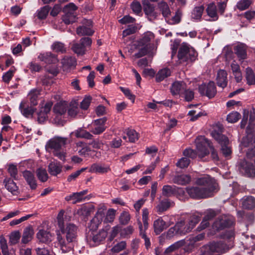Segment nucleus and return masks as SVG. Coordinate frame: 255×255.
<instances>
[{
    "mask_svg": "<svg viewBox=\"0 0 255 255\" xmlns=\"http://www.w3.org/2000/svg\"><path fill=\"white\" fill-rule=\"evenodd\" d=\"M248 135L244 137L241 143L242 149L243 147H249L247 151V158L252 159L255 157V137L253 138V135L250 133L249 127L247 128ZM239 168L241 172L248 176H255V167L252 163H250L246 160L240 161Z\"/></svg>",
    "mask_w": 255,
    "mask_h": 255,
    "instance_id": "f257e3e1",
    "label": "nucleus"
},
{
    "mask_svg": "<svg viewBox=\"0 0 255 255\" xmlns=\"http://www.w3.org/2000/svg\"><path fill=\"white\" fill-rule=\"evenodd\" d=\"M57 233V241L60 246L62 252L68 253L73 248V243L76 241L77 227L72 224L67 225L65 228Z\"/></svg>",
    "mask_w": 255,
    "mask_h": 255,
    "instance_id": "f03ea898",
    "label": "nucleus"
},
{
    "mask_svg": "<svg viewBox=\"0 0 255 255\" xmlns=\"http://www.w3.org/2000/svg\"><path fill=\"white\" fill-rule=\"evenodd\" d=\"M68 142L67 138L54 136L50 139L46 143L45 149L48 152H52L54 156L61 160H65L66 153L62 150Z\"/></svg>",
    "mask_w": 255,
    "mask_h": 255,
    "instance_id": "7ed1b4c3",
    "label": "nucleus"
},
{
    "mask_svg": "<svg viewBox=\"0 0 255 255\" xmlns=\"http://www.w3.org/2000/svg\"><path fill=\"white\" fill-rule=\"evenodd\" d=\"M195 143L199 158H202L209 153V151L208 149V148H209L211 150L213 159L218 160L219 157L217 152L211 144L210 141L205 138V136H200L198 137L195 140Z\"/></svg>",
    "mask_w": 255,
    "mask_h": 255,
    "instance_id": "20e7f679",
    "label": "nucleus"
},
{
    "mask_svg": "<svg viewBox=\"0 0 255 255\" xmlns=\"http://www.w3.org/2000/svg\"><path fill=\"white\" fill-rule=\"evenodd\" d=\"M231 247L222 242H212L201 248V255H220L227 252Z\"/></svg>",
    "mask_w": 255,
    "mask_h": 255,
    "instance_id": "39448f33",
    "label": "nucleus"
},
{
    "mask_svg": "<svg viewBox=\"0 0 255 255\" xmlns=\"http://www.w3.org/2000/svg\"><path fill=\"white\" fill-rule=\"evenodd\" d=\"M197 56V52L187 43H183L181 45L178 54L180 63L193 61L195 60Z\"/></svg>",
    "mask_w": 255,
    "mask_h": 255,
    "instance_id": "423d86ee",
    "label": "nucleus"
},
{
    "mask_svg": "<svg viewBox=\"0 0 255 255\" xmlns=\"http://www.w3.org/2000/svg\"><path fill=\"white\" fill-rule=\"evenodd\" d=\"M199 221V217L197 215H193L188 222H185L184 220L179 221L175 224V228L177 229L178 234L185 235L190 232Z\"/></svg>",
    "mask_w": 255,
    "mask_h": 255,
    "instance_id": "0eeeda50",
    "label": "nucleus"
},
{
    "mask_svg": "<svg viewBox=\"0 0 255 255\" xmlns=\"http://www.w3.org/2000/svg\"><path fill=\"white\" fill-rule=\"evenodd\" d=\"M219 128V131L214 130L212 132L211 134L213 137L221 144V150L223 155L226 157H228L232 153L230 147L228 146L229 141L226 136L221 134L222 128Z\"/></svg>",
    "mask_w": 255,
    "mask_h": 255,
    "instance_id": "6e6552de",
    "label": "nucleus"
},
{
    "mask_svg": "<svg viewBox=\"0 0 255 255\" xmlns=\"http://www.w3.org/2000/svg\"><path fill=\"white\" fill-rule=\"evenodd\" d=\"M196 184L202 188L211 189V196L218 191V184L214 179L208 175L198 178L196 181Z\"/></svg>",
    "mask_w": 255,
    "mask_h": 255,
    "instance_id": "1a4fd4ad",
    "label": "nucleus"
},
{
    "mask_svg": "<svg viewBox=\"0 0 255 255\" xmlns=\"http://www.w3.org/2000/svg\"><path fill=\"white\" fill-rule=\"evenodd\" d=\"M210 190L202 188L199 186L187 187L186 188L188 194L191 198L197 199L211 197V190Z\"/></svg>",
    "mask_w": 255,
    "mask_h": 255,
    "instance_id": "9d476101",
    "label": "nucleus"
},
{
    "mask_svg": "<svg viewBox=\"0 0 255 255\" xmlns=\"http://www.w3.org/2000/svg\"><path fill=\"white\" fill-rule=\"evenodd\" d=\"M234 222V218L230 215H222L218 217L213 224V228L217 231L231 226Z\"/></svg>",
    "mask_w": 255,
    "mask_h": 255,
    "instance_id": "9b49d317",
    "label": "nucleus"
},
{
    "mask_svg": "<svg viewBox=\"0 0 255 255\" xmlns=\"http://www.w3.org/2000/svg\"><path fill=\"white\" fill-rule=\"evenodd\" d=\"M92 43V40L89 37H83L80 40V43L73 44L72 49L73 51L78 55H83L85 53V49L90 46Z\"/></svg>",
    "mask_w": 255,
    "mask_h": 255,
    "instance_id": "f8f14e48",
    "label": "nucleus"
},
{
    "mask_svg": "<svg viewBox=\"0 0 255 255\" xmlns=\"http://www.w3.org/2000/svg\"><path fill=\"white\" fill-rule=\"evenodd\" d=\"M199 91L201 94L206 95L209 98L214 97L217 93L216 88L213 82H210L207 85H200Z\"/></svg>",
    "mask_w": 255,
    "mask_h": 255,
    "instance_id": "ddd939ff",
    "label": "nucleus"
},
{
    "mask_svg": "<svg viewBox=\"0 0 255 255\" xmlns=\"http://www.w3.org/2000/svg\"><path fill=\"white\" fill-rule=\"evenodd\" d=\"M83 25L77 27V34L80 36L92 35L94 31L92 29V21L85 19L83 21Z\"/></svg>",
    "mask_w": 255,
    "mask_h": 255,
    "instance_id": "4468645a",
    "label": "nucleus"
},
{
    "mask_svg": "<svg viewBox=\"0 0 255 255\" xmlns=\"http://www.w3.org/2000/svg\"><path fill=\"white\" fill-rule=\"evenodd\" d=\"M107 121V118L104 117L96 120L93 124V128L91 132L95 134H99L102 133L106 129L105 124Z\"/></svg>",
    "mask_w": 255,
    "mask_h": 255,
    "instance_id": "2eb2a0df",
    "label": "nucleus"
},
{
    "mask_svg": "<svg viewBox=\"0 0 255 255\" xmlns=\"http://www.w3.org/2000/svg\"><path fill=\"white\" fill-rule=\"evenodd\" d=\"M88 193V190H85L79 192L73 193L65 197V199L67 201H72L73 204H76L82 202L85 199V195Z\"/></svg>",
    "mask_w": 255,
    "mask_h": 255,
    "instance_id": "dca6fc26",
    "label": "nucleus"
},
{
    "mask_svg": "<svg viewBox=\"0 0 255 255\" xmlns=\"http://www.w3.org/2000/svg\"><path fill=\"white\" fill-rule=\"evenodd\" d=\"M206 12L207 15L211 18L210 20L216 21L219 16L217 11V7L214 2H211L206 4Z\"/></svg>",
    "mask_w": 255,
    "mask_h": 255,
    "instance_id": "f3484780",
    "label": "nucleus"
},
{
    "mask_svg": "<svg viewBox=\"0 0 255 255\" xmlns=\"http://www.w3.org/2000/svg\"><path fill=\"white\" fill-rule=\"evenodd\" d=\"M111 170L110 166L105 164L94 163L89 168V172L94 173L104 174Z\"/></svg>",
    "mask_w": 255,
    "mask_h": 255,
    "instance_id": "a211bd4d",
    "label": "nucleus"
},
{
    "mask_svg": "<svg viewBox=\"0 0 255 255\" xmlns=\"http://www.w3.org/2000/svg\"><path fill=\"white\" fill-rule=\"evenodd\" d=\"M36 237L39 242L47 244L52 241L53 236L49 231L42 229L37 233Z\"/></svg>",
    "mask_w": 255,
    "mask_h": 255,
    "instance_id": "6ab92c4d",
    "label": "nucleus"
},
{
    "mask_svg": "<svg viewBox=\"0 0 255 255\" xmlns=\"http://www.w3.org/2000/svg\"><path fill=\"white\" fill-rule=\"evenodd\" d=\"M227 72L222 69L219 70L217 74L216 82L217 85L222 88L226 87L228 84Z\"/></svg>",
    "mask_w": 255,
    "mask_h": 255,
    "instance_id": "aec40b11",
    "label": "nucleus"
},
{
    "mask_svg": "<svg viewBox=\"0 0 255 255\" xmlns=\"http://www.w3.org/2000/svg\"><path fill=\"white\" fill-rule=\"evenodd\" d=\"M186 89V85L183 81H176L174 82L170 88L171 92L173 95H181Z\"/></svg>",
    "mask_w": 255,
    "mask_h": 255,
    "instance_id": "412c9836",
    "label": "nucleus"
},
{
    "mask_svg": "<svg viewBox=\"0 0 255 255\" xmlns=\"http://www.w3.org/2000/svg\"><path fill=\"white\" fill-rule=\"evenodd\" d=\"M22 114L26 118L32 116V102L23 101L19 106Z\"/></svg>",
    "mask_w": 255,
    "mask_h": 255,
    "instance_id": "4be33fe9",
    "label": "nucleus"
},
{
    "mask_svg": "<svg viewBox=\"0 0 255 255\" xmlns=\"http://www.w3.org/2000/svg\"><path fill=\"white\" fill-rule=\"evenodd\" d=\"M169 225L166 223L161 217L155 220L153 223L154 232L156 235L159 234L163 230L167 228Z\"/></svg>",
    "mask_w": 255,
    "mask_h": 255,
    "instance_id": "5701e85b",
    "label": "nucleus"
},
{
    "mask_svg": "<svg viewBox=\"0 0 255 255\" xmlns=\"http://www.w3.org/2000/svg\"><path fill=\"white\" fill-rule=\"evenodd\" d=\"M105 214L104 211L100 209L97 212L94 218L91 222L90 228L92 230H96L101 223Z\"/></svg>",
    "mask_w": 255,
    "mask_h": 255,
    "instance_id": "b1692460",
    "label": "nucleus"
},
{
    "mask_svg": "<svg viewBox=\"0 0 255 255\" xmlns=\"http://www.w3.org/2000/svg\"><path fill=\"white\" fill-rule=\"evenodd\" d=\"M52 106V103L48 102L41 108L40 112L38 113L37 121L39 123L44 122L46 118V115L50 112Z\"/></svg>",
    "mask_w": 255,
    "mask_h": 255,
    "instance_id": "393cba45",
    "label": "nucleus"
},
{
    "mask_svg": "<svg viewBox=\"0 0 255 255\" xmlns=\"http://www.w3.org/2000/svg\"><path fill=\"white\" fill-rule=\"evenodd\" d=\"M110 226H106L104 229L100 230L98 233L93 235L92 240L95 243L99 244L103 241L107 236Z\"/></svg>",
    "mask_w": 255,
    "mask_h": 255,
    "instance_id": "a878e982",
    "label": "nucleus"
},
{
    "mask_svg": "<svg viewBox=\"0 0 255 255\" xmlns=\"http://www.w3.org/2000/svg\"><path fill=\"white\" fill-rule=\"evenodd\" d=\"M234 50L239 61L244 60L247 58V46L245 44H238L235 46Z\"/></svg>",
    "mask_w": 255,
    "mask_h": 255,
    "instance_id": "bb28decb",
    "label": "nucleus"
},
{
    "mask_svg": "<svg viewBox=\"0 0 255 255\" xmlns=\"http://www.w3.org/2000/svg\"><path fill=\"white\" fill-rule=\"evenodd\" d=\"M191 180V176L187 174L177 175L173 178L174 183L180 185H186L189 184Z\"/></svg>",
    "mask_w": 255,
    "mask_h": 255,
    "instance_id": "cd10ccee",
    "label": "nucleus"
},
{
    "mask_svg": "<svg viewBox=\"0 0 255 255\" xmlns=\"http://www.w3.org/2000/svg\"><path fill=\"white\" fill-rule=\"evenodd\" d=\"M38 58L40 60L43 61L45 63L48 64L56 63L58 62V59L57 56L51 52H47L44 54H40L38 56Z\"/></svg>",
    "mask_w": 255,
    "mask_h": 255,
    "instance_id": "c85d7f7f",
    "label": "nucleus"
},
{
    "mask_svg": "<svg viewBox=\"0 0 255 255\" xmlns=\"http://www.w3.org/2000/svg\"><path fill=\"white\" fill-rule=\"evenodd\" d=\"M76 60L72 57H65L62 60L63 70L67 71L76 65Z\"/></svg>",
    "mask_w": 255,
    "mask_h": 255,
    "instance_id": "c756f323",
    "label": "nucleus"
},
{
    "mask_svg": "<svg viewBox=\"0 0 255 255\" xmlns=\"http://www.w3.org/2000/svg\"><path fill=\"white\" fill-rule=\"evenodd\" d=\"M153 38L154 34L152 32L149 31L145 32L142 38L139 41V45L145 46L150 48V42Z\"/></svg>",
    "mask_w": 255,
    "mask_h": 255,
    "instance_id": "7c9ffc66",
    "label": "nucleus"
},
{
    "mask_svg": "<svg viewBox=\"0 0 255 255\" xmlns=\"http://www.w3.org/2000/svg\"><path fill=\"white\" fill-rule=\"evenodd\" d=\"M241 202L242 207L245 209H253L255 208V198L252 196L243 198Z\"/></svg>",
    "mask_w": 255,
    "mask_h": 255,
    "instance_id": "2f4dec72",
    "label": "nucleus"
},
{
    "mask_svg": "<svg viewBox=\"0 0 255 255\" xmlns=\"http://www.w3.org/2000/svg\"><path fill=\"white\" fill-rule=\"evenodd\" d=\"M62 171V166L58 162H52L48 165V171L51 175L56 176Z\"/></svg>",
    "mask_w": 255,
    "mask_h": 255,
    "instance_id": "473e14b6",
    "label": "nucleus"
},
{
    "mask_svg": "<svg viewBox=\"0 0 255 255\" xmlns=\"http://www.w3.org/2000/svg\"><path fill=\"white\" fill-rule=\"evenodd\" d=\"M157 7L163 16L165 18L170 15L171 12L169 6L165 1H161L159 2L157 4Z\"/></svg>",
    "mask_w": 255,
    "mask_h": 255,
    "instance_id": "72a5a7b5",
    "label": "nucleus"
},
{
    "mask_svg": "<svg viewBox=\"0 0 255 255\" xmlns=\"http://www.w3.org/2000/svg\"><path fill=\"white\" fill-rule=\"evenodd\" d=\"M245 78L247 83L249 85L255 84V74L253 70L251 67H247L246 69Z\"/></svg>",
    "mask_w": 255,
    "mask_h": 255,
    "instance_id": "f704fd0d",
    "label": "nucleus"
},
{
    "mask_svg": "<svg viewBox=\"0 0 255 255\" xmlns=\"http://www.w3.org/2000/svg\"><path fill=\"white\" fill-rule=\"evenodd\" d=\"M3 183L7 190L11 192L12 194H14L15 192L17 191L18 187L11 178H5L3 180Z\"/></svg>",
    "mask_w": 255,
    "mask_h": 255,
    "instance_id": "c9c22d12",
    "label": "nucleus"
},
{
    "mask_svg": "<svg viewBox=\"0 0 255 255\" xmlns=\"http://www.w3.org/2000/svg\"><path fill=\"white\" fill-rule=\"evenodd\" d=\"M204 7L203 6L195 7L191 12V17L194 20H200L202 17Z\"/></svg>",
    "mask_w": 255,
    "mask_h": 255,
    "instance_id": "e433bc0d",
    "label": "nucleus"
},
{
    "mask_svg": "<svg viewBox=\"0 0 255 255\" xmlns=\"http://www.w3.org/2000/svg\"><path fill=\"white\" fill-rule=\"evenodd\" d=\"M51 48L56 52L63 53L66 51V48L64 44L59 41L54 42L52 44Z\"/></svg>",
    "mask_w": 255,
    "mask_h": 255,
    "instance_id": "4c0bfd02",
    "label": "nucleus"
},
{
    "mask_svg": "<svg viewBox=\"0 0 255 255\" xmlns=\"http://www.w3.org/2000/svg\"><path fill=\"white\" fill-rule=\"evenodd\" d=\"M170 70L168 68H163L159 70L156 75V80L160 82L170 75Z\"/></svg>",
    "mask_w": 255,
    "mask_h": 255,
    "instance_id": "58836bf2",
    "label": "nucleus"
},
{
    "mask_svg": "<svg viewBox=\"0 0 255 255\" xmlns=\"http://www.w3.org/2000/svg\"><path fill=\"white\" fill-rule=\"evenodd\" d=\"M32 239V229L29 226L26 227L23 233L21 242L23 244H27Z\"/></svg>",
    "mask_w": 255,
    "mask_h": 255,
    "instance_id": "ea45409f",
    "label": "nucleus"
},
{
    "mask_svg": "<svg viewBox=\"0 0 255 255\" xmlns=\"http://www.w3.org/2000/svg\"><path fill=\"white\" fill-rule=\"evenodd\" d=\"M162 195L165 197H170L176 192V186L166 185L163 186Z\"/></svg>",
    "mask_w": 255,
    "mask_h": 255,
    "instance_id": "a19ab883",
    "label": "nucleus"
},
{
    "mask_svg": "<svg viewBox=\"0 0 255 255\" xmlns=\"http://www.w3.org/2000/svg\"><path fill=\"white\" fill-rule=\"evenodd\" d=\"M185 244V241L183 240L177 241L173 244L168 247L165 251V254H169L171 252H174L179 249L181 247L183 246Z\"/></svg>",
    "mask_w": 255,
    "mask_h": 255,
    "instance_id": "79ce46f5",
    "label": "nucleus"
},
{
    "mask_svg": "<svg viewBox=\"0 0 255 255\" xmlns=\"http://www.w3.org/2000/svg\"><path fill=\"white\" fill-rule=\"evenodd\" d=\"M171 204L168 200L165 199L159 202L157 205V212L160 213L167 210L170 206Z\"/></svg>",
    "mask_w": 255,
    "mask_h": 255,
    "instance_id": "37998d69",
    "label": "nucleus"
},
{
    "mask_svg": "<svg viewBox=\"0 0 255 255\" xmlns=\"http://www.w3.org/2000/svg\"><path fill=\"white\" fill-rule=\"evenodd\" d=\"M75 135L77 137L86 139H91L93 137V135L89 132L81 128L75 131Z\"/></svg>",
    "mask_w": 255,
    "mask_h": 255,
    "instance_id": "c03bdc74",
    "label": "nucleus"
},
{
    "mask_svg": "<svg viewBox=\"0 0 255 255\" xmlns=\"http://www.w3.org/2000/svg\"><path fill=\"white\" fill-rule=\"evenodd\" d=\"M205 237L203 234H200L196 236L190 237L189 239L188 248H193L195 243L202 241Z\"/></svg>",
    "mask_w": 255,
    "mask_h": 255,
    "instance_id": "a18cd8bd",
    "label": "nucleus"
},
{
    "mask_svg": "<svg viewBox=\"0 0 255 255\" xmlns=\"http://www.w3.org/2000/svg\"><path fill=\"white\" fill-rule=\"evenodd\" d=\"M77 9V7L74 3H69L64 6L63 11L65 14L76 15L75 11Z\"/></svg>",
    "mask_w": 255,
    "mask_h": 255,
    "instance_id": "49530a36",
    "label": "nucleus"
},
{
    "mask_svg": "<svg viewBox=\"0 0 255 255\" xmlns=\"http://www.w3.org/2000/svg\"><path fill=\"white\" fill-rule=\"evenodd\" d=\"M20 238V234L19 231H14L9 235V243L10 245H13L16 244Z\"/></svg>",
    "mask_w": 255,
    "mask_h": 255,
    "instance_id": "de8ad7c7",
    "label": "nucleus"
},
{
    "mask_svg": "<svg viewBox=\"0 0 255 255\" xmlns=\"http://www.w3.org/2000/svg\"><path fill=\"white\" fill-rule=\"evenodd\" d=\"M7 171L10 176L16 180L18 178V170L16 165L13 164H9L8 165Z\"/></svg>",
    "mask_w": 255,
    "mask_h": 255,
    "instance_id": "09e8293b",
    "label": "nucleus"
},
{
    "mask_svg": "<svg viewBox=\"0 0 255 255\" xmlns=\"http://www.w3.org/2000/svg\"><path fill=\"white\" fill-rule=\"evenodd\" d=\"M241 118V115L237 112H233L228 115L227 120L229 123H236Z\"/></svg>",
    "mask_w": 255,
    "mask_h": 255,
    "instance_id": "8fccbe9b",
    "label": "nucleus"
},
{
    "mask_svg": "<svg viewBox=\"0 0 255 255\" xmlns=\"http://www.w3.org/2000/svg\"><path fill=\"white\" fill-rule=\"evenodd\" d=\"M130 219V216L127 211L123 212L119 217L120 223L122 225H127Z\"/></svg>",
    "mask_w": 255,
    "mask_h": 255,
    "instance_id": "3c124183",
    "label": "nucleus"
},
{
    "mask_svg": "<svg viewBox=\"0 0 255 255\" xmlns=\"http://www.w3.org/2000/svg\"><path fill=\"white\" fill-rule=\"evenodd\" d=\"M78 111V105L77 103H74L70 104L68 111V114L70 117L74 118L77 115Z\"/></svg>",
    "mask_w": 255,
    "mask_h": 255,
    "instance_id": "603ef678",
    "label": "nucleus"
},
{
    "mask_svg": "<svg viewBox=\"0 0 255 255\" xmlns=\"http://www.w3.org/2000/svg\"><path fill=\"white\" fill-rule=\"evenodd\" d=\"M116 211L113 209H110L108 210L104 222L106 223H111L114 221Z\"/></svg>",
    "mask_w": 255,
    "mask_h": 255,
    "instance_id": "864d4df0",
    "label": "nucleus"
},
{
    "mask_svg": "<svg viewBox=\"0 0 255 255\" xmlns=\"http://www.w3.org/2000/svg\"><path fill=\"white\" fill-rule=\"evenodd\" d=\"M251 0H241L237 4V8L240 10L247 9L251 4Z\"/></svg>",
    "mask_w": 255,
    "mask_h": 255,
    "instance_id": "5fc2aeb1",
    "label": "nucleus"
},
{
    "mask_svg": "<svg viewBox=\"0 0 255 255\" xmlns=\"http://www.w3.org/2000/svg\"><path fill=\"white\" fill-rule=\"evenodd\" d=\"M50 8L49 6L46 5L41 8L37 11V16L39 19H44L46 17Z\"/></svg>",
    "mask_w": 255,
    "mask_h": 255,
    "instance_id": "6e6d98bb",
    "label": "nucleus"
},
{
    "mask_svg": "<svg viewBox=\"0 0 255 255\" xmlns=\"http://www.w3.org/2000/svg\"><path fill=\"white\" fill-rule=\"evenodd\" d=\"M37 176L42 182H45L48 179V174L45 169L39 168L37 170Z\"/></svg>",
    "mask_w": 255,
    "mask_h": 255,
    "instance_id": "4d7b16f0",
    "label": "nucleus"
},
{
    "mask_svg": "<svg viewBox=\"0 0 255 255\" xmlns=\"http://www.w3.org/2000/svg\"><path fill=\"white\" fill-rule=\"evenodd\" d=\"M127 247V243L125 241H122L115 245L112 249L113 253H119L124 250Z\"/></svg>",
    "mask_w": 255,
    "mask_h": 255,
    "instance_id": "13d9d810",
    "label": "nucleus"
},
{
    "mask_svg": "<svg viewBox=\"0 0 255 255\" xmlns=\"http://www.w3.org/2000/svg\"><path fill=\"white\" fill-rule=\"evenodd\" d=\"M0 245L3 255H9L8 246L5 239L4 238L0 239Z\"/></svg>",
    "mask_w": 255,
    "mask_h": 255,
    "instance_id": "bf43d9fd",
    "label": "nucleus"
},
{
    "mask_svg": "<svg viewBox=\"0 0 255 255\" xmlns=\"http://www.w3.org/2000/svg\"><path fill=\"white\" fill-rule=\"evenodd\" d=\"M183 155L187 158H190L192 159H194L196 157V156H198V151L197 149V151L192 149H186L183 152Z\"/></svg>",
    "mask_w": 255,
    "mask_h": 255,
    "instance_id": "052dcab7",
    "label": "nucleus"
},
{
    "mask_svg": "<svg viewBox=\"0 0 255 255\" xmlns=\"http://www.w3.org/2000/svg\"><path fill=\"white\" fill-rule=\"evenodd\" d=\"M190 160L185 156L180 159L176 163L177 166L180 168H184L188 167Z\"/></svg>",
    "mask_w": 255,
    "mask_h": 255,
    "instance_id": "680f3d73",
    "label": "nucleus"
},
{
    "mask_svg": "<svg viewBox=\"0 0 255 255\" xmlns=\"http://www.w3.org/2000/svg\"><path fill=\"white\" fill-rule=\"evenodd\" d=\"M76 19V15L65 14L62 17V20L66 24L74 22Z\"/></svg>",
    "mask_w": 255,
    "mask_h": 255,
    "instance_id": "e2e57ef3",
    "label": "nucleus"
},
{
    "mask_svg": "<svg viewBox=\"0 0 255 255\" xmlns=\"http://www.w3.org/2000/svg\"><path fill=\"white\" fill-rule=\"evenodd\" d=\"M127 135L130 142H134L138 139L137 133L135 130L133 129L128 130Z\"/></svg>",
    "mask_w": 255,
    "mask_h": 255,
    "instance_id": "0e129e2a",
    "label": "nucleus"
},
{
    "mask_svg": "<svg viewBox=\"0 0 255 255\" xmlns=\"http://www.w3.org/2000/svg\"><path fill=\"white\" fill-rule=\"evenodd\" d=\"M133 232V227L131 226H129L123 230H121V236L122 238H127L131 234H132Z\"/></svg>",
    "mask_w": 255,
    "mask_h": 255,
    "instance_id": "69168bd1",
    "label": "nucleus"
},
{
    "mask_svg": "<svg viewBox=\"0 0 255 255\" xmlns=\"http://www.w3.org/2000/svg\"><path fill=\"white\" fill-rule=\"evenodd\" d=\"M130 7L132 11L137 14H138L141 11V6L138 1H133L130 5Z\"/></svg>",
    "mask_w": 255,
    "mask_h": 255,
    "instance_id": "338daca9",
    "label": "nucleus"
},
{
    "mask_svg": "<svg viewBox=\"0 0 255 255\" xmlns=\"http://www.w3.org/2000/svg\"><path fill=\"white\" fill-rule=\"evenodd\" d=\"M36 252L37 255H55L54 254L46 249L37 248L36 249Z\"/></svg>",
    "mask_w": 255,
    "mask_h": 255,
    "instance_id": "774afa93",
    "label": "nucleus"
}]
</instances>
